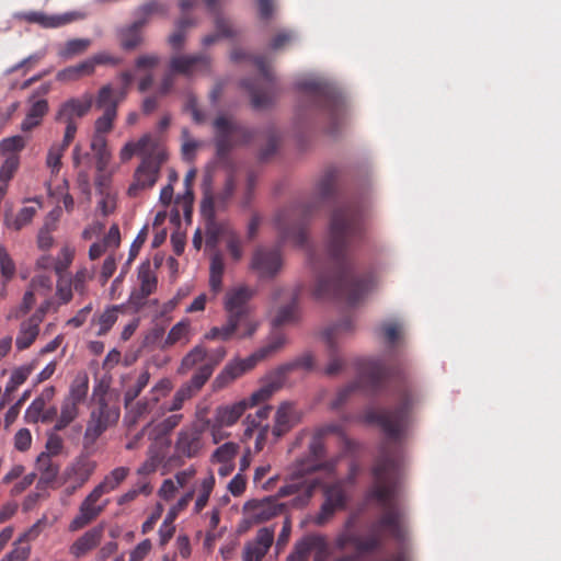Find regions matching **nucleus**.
Listing matches in <instances>:
<instances>
[{
    "mask_svg": "<svg viewBox=\"0 0 561 561\" xmlns=\"http://www.w3.org/2000/svg\"><path fill=\"white\" fill-rule=\"evenodd\" d=\"M103 494L94 488L81 502L79 512L69 524L70 531H78L95 520L108 504V500L101 501Z\"/></svg>",
    "mask_w": 561,
    "mask_h": 561,
    "instance_id": "6ab92c4d",
    "label": "nucleus"
},
{
    "mask_svg": "<svg viewBox=\"0 0 561 561\" xmlns=\"http://www.w3.org/2000/svg\"><path fill=\"white\" fill-rule=\"evenodd\" d=\"M236 35L229 21L221 16L216 18V33L207 35L203 38V45L209 46L218 41L219 37L231 38Z\"/></svg>",
    "mask_w": 561,
    "mask_h": 561,
    "instance_id": "13d9d810",
    "label": "nucleus"
},
{
    "mask_svg": "<svg viewBox=\"0 0 561 561\" xmlns=\"http://www.w3.org/2000/svg\"><path fill=\"white\" fill-rule=\"evenodd\" d=\"M20 164L18 154L8 156L0 168V182L8 183L16 172Z\"/></svg>",
    "mask_w": 561,
    "mask_h": 561,
    "instance_id": "774afa93",
    "label": "nucleus"
},
{
    "mask_svg": "<svg viewBox=\"0 0 561 561\" xmlns=\"http://www.w3.org/2000/svg\"><path fill=\"white\" fill-rule=\"evenodd\" d=\"M337 182V170L334 168L328 169L323 176L320 179L317 191L319 198L322 202L332 199L335 196V185Z\"/></svg>",
    "mask_w": 561,
    "mask_h": 561,
    "instance_id": "09e8293b",
    "label": "nucleus"
},
{
    "mask_svg": "<svg viewBox=\"0 0 561 561\" xmlns=\"http://www.w3.org/2000/svg\"><path fill=\"white\" fill-rule=\"evenodd\" d=\"M254 296V290L247 286H239L227 291L225 297V310L227 318L244 325L240 337H250L257 329V323L250 318L249 301Z\"/></svg>",
    "mask_w": 561,
    "mask_h": 561,
    "instance_id": "9d476101",
    "label": "nucleus"
},
{
    "mask_svg": "<svg viewBox=\"0 0 561 561\" xmlns=\"http://www.w3.org/2000/svg\"><path fill=\"white\" fill-rule=\"evenodd\" d=\"M400 466L399 453L392 451L387 445L382 446L371 469L374 483L369 490V497L379 504L382 514L370 524L368 535L365 537L353 530L342 529L334 540L335 549L343 551L353 546V553L363 557L379 550L386 537L396 541L405 539V514L396 503L400 495Z\"/></svg>",
    "mask_w": 561,
    "mask_h": 561,
    "instance_id": "f03ea898",
    "label": "nucleus"
},
{
    "mask_svg": "<svg viewBox=\"0 0 561 561\" xmlns=\"http://www.w3.org/2000/svg\"><path fill=\"white\" fill-rule=\"evenodd\" d=\"M345 480H336L332 483H322L319 478L312 479H293L290 482L280 486L277 496L285 497L295 495L291 505L295 507L306 506L313 496L318 488H322L324 501L320 511L314 517V524L325 525L336 512L344 511L350 501V494L346 490Z\"/></svg>",
    "mask_w": 561,
    "mask_h": 561,
    "instance_id": "20e7f679",
    "label": "nucleus"
},
{
    "mask_svg": "<svg viewBox=\"0 0 561 561\" xmlns=\"http://www.w3.org/2000/svg\"><path fill=\"white\" fill-rule=\"evenodd\" d=\"M141 28L134 23L118 30V38L123 49L133 50L142 43Z\"/></svg>",
    "mask_w": 561,
    "mask_h": 561,
    "instance_id": "49530a36",
    "label": "nucleus"
},
{
    "mask_svg": "<svg viewBox=\"0 0 561 561\" xmlns=\"http://www.w3.org/2000/svg\"><path fill=\"white\" fill-rule=\"evenodd\" d=\"M90 147L95 159L96 170L99 172H105L112 159V153L107 146V139L100 138L99 136H92Z\"/></svg>",
    "mask_w": 561,
    "mask_h": 561,
    "instance_id": "37998d69",
    "label": "nucleus"
},
{
    "mask_svg": "<svg viewBox=\"0 0 561 561\" xmlns=\"http://www.w3.org/2000/svg\"><path fill=\"white\" fill-rule=\"evenodd\" d=\"M119 419V410L110 407L101 399L96 409L92 410L83 436V445L89 448L95 444L100 436Z\"/></svg>",
    "mask_w": 561,
    "mask_h": 561,
    "instance_id": "2eb2a0df",
    "label": "nucleus"
},
{
    "mask_svg": "<svg viewBox=\"0 0 561 561\" xmlns=\"http://www.w3.org/2000/svg\"><path fill=\"white\" fill-rule=\"evenodd\" d=\"M213 127L216 158L222 164H229L233 148L250 144L256 135L254 129L239 124L227 115L217 116Z\"/></svg>",
    "mask_w": 561,
    "mask_h": 561,
    "instance_id": "39448f33",
    "label": "nucleus"
},
{
    "mask_svg": "<svg viewBox=\"0 0 561 561\" xmlns=\"http://www.w3.org/2000/svg\"><path fill=\"white\" fill-rule=\"evenodd\" d=\"M193 335L192 325L190 319L185 318L174 324L164 341L162 342V348L167 350L172 347L175 344H180L182 346L188 344L191 342Z\"/></svg>",
    "mask_w": 561,
    "mask_h": 561,
    "instance_id": "c9c22d12",
    "label": "nucleus"
},
{
    "mask_svg": "<svg viewBox=\"0 0 561 561\" xmlns=\"http://www.w3.org/2000/svg\"><path fill=\"white\" fill-rule=\"evenodd\" d=\"M365 207L356 201L339 205L331 215L328 255L323 262L310 254L316 274L312 296L358 304L376 285L373 273L358 274L348 252L365 233Z\"/></svg>",
    "mask_w": 561,
    "mask_h": 561,
    "instance_id": "f257e3e1",
    "label": "nucleus"
},
{
    "mask_svg": "<svg viewBox=\"0 0 561 561\" xmlns=\"http://www.w3.org/2000/svg\"><path fill=\"white\" fill-rule=\"evenodd\" d=\"M353 329V319L347 317L325 331L324 336L330 350V360L324 370L328 376H335L345 367L344 359L337 353L335 340L343 333L352 332Z\"/></svg>",
    "mask_w": 561,
    "mask_h": 561,
    "instance_id": "b1692460",
    "label": "nucleus"
},
{
    "mask_svg": "<svg viewBox=\"0 0 561 561\" xmlns=\"http://www.w3.org/2000/svg\"><path fill=\"white\" fill-rule=\"evenodd\" d=\"M285 342L286 340L284 334L276 333L272 336L265 346L261 347L249 357L229 362L220 371V374L215 378V387L218 389L225 388L230 382L242 376L244 373L254 368L260 360L279 351L284 346Z\"/></svg>",
    "mask_w": 561,
    "mask_h": 561,
    "instance_id": "1a4fd4ad",
    "label": "nucleus"
},
{
    "mask_svg": "<svg viewBox=\"0 0 561 561\" xmlns=\"http://www.w3.org/2000/svg\"><path fill=\"white\" fill-rule=\"evenodd\" d=\"M93 96L84 93L80 98H71L62 102L56 113L55 121L66 124V142L72 141L76 137L78 125L76 118L84 117L91 110Z\"/></svg>",
    "mask_w": 561,
    "mask_h": 561,
    "instance_id": "ddd939ff",
    "label": "nucleus"
},
{
    "mask_svg": "<svg viewBox=\"0 0 561 561\" xmlns=\"http://www.w3.org/2000/svg\"><path fill=\"white\" fill-rule=\"evenodd\" d=\"M205 446L204 430L194 422L180 430L178 433L174 451L180 458H195L198 457Z\"/></svg>",
    "mask_w": 561,
    "mask_h": 561,
    "instance_id": "a211bd4d",
    "label": "nucleus"
},
{
    "mask_svg": "<svg viewBox=\"0 0 561 561\" xmlns=\"http://www.w3.org/2000/svg\"><path fill=\"white\" fill-rule=\"evenodd\" d=\"M215 476L211 472H208L203 479L197 480L194 486L184 493L171 507L170 515H172V517H176L179 513L183 512L188 506L195 495L194 513L199 514L209 501L215 488Z\"/></svg>",
    "mask_w": 561,
    "mask_h": 561,
    "instance_id": "f3484780",
    "label": "nucleus"
},
{
    "mask_svg": "<svg viewBox=\"0 0 561 561\" xmlns=\"http://www.w3.org/2000/svg\"><path fill=\"white\" fill-rule=\"evenodd\" d=\"M355 366L357 379L339 390L332 401V408L339 409L357 389L377 394L393 381L396 383L393 391L397 398L396 407L382 409L368 407L363 412V419L368 424L378 425L390 440L400 442L410 424L413 408L421 400L419 391L399 371L386 367L379 359L357 358Z\"/></svg>",
    "mask_w": 561,
    "mask_h": 561,
    "instance_id": "7ed1b4c3",
    "label": "nucleus"
},
{
    "mask_svg": "<svg viewBox=\"0 0 561 561\" xmlns=\"http://www.w3.org/2000/svg\"><path fill=\"white\" fill-rule=\"evenodd\" d=\"M91 45L89 38H75L65 44V47L59 51V56L64 59H69L73 56L84 53Z\"/></svg>",
    "mask_w": 561,
    "mask_h": 561,
    "instance_id": "bf43d9fd",
    "label": "nucleus"
},
{
    "mask_svg": "<svg viewBox=\"0 0 561 561\" xmlns=\"http://www.w3.org/2000/svg\"><path fill=\"white\" fill-rule=\"evenodd\" d=\"M72 141L66 142V135L59 144H53L47 152L46 165L51 174H57L61 168V158Z\"/></svg>",
    "mask_w": 561,
    "mask_h": 561,
    "instance_id": "8fccbe9b",
    "label": "nucleus"
},
{
    "mask_svg": "<svg viewBox=\"0 0 561 561\" xmlns=\"http://www.w3.org/2000/svg\"><path fill=\"white\" fill-rule=\"evenodd\" d=\"M117 311H118V307L113 306V307L107 308L98 318L92 319V324L99 327V329L96 331V335H99V336L105 335L111 330V328L117 321Z\"/></svg>",
    "mask_w": 561,
    "mask_h": 561,
    "instance_id": "6e6d98bb",
    "label": "nucleus"
},
{
    "mask_svg": "<svg viewBox=\"0 0 561 561\" xmlns=\"http://www.w3.org/2000/svg\"><path fill=\"white\" fill-rule=\"evenodd\" d=\"M244 331V325L236 322L232 319L227 318V322L222 327H214L206 334V340H220L229 341L233 334H237L239 339L240 333Z\"/></svg>",
    "mask_w": 561,
    "mask_h": 561,
    "instance_id": "c03bdc74",
    "label": "nucleus"
},
{
    "mask_svg": "<svg viewBox=\"0 0 561 561\" xmlns=\"http://www.w3.org/2000/svg\"><path fill=\"white\" fill-rule=\"evenodd\" d=\"M39 325L38 316H31L21 322L15 339V346L19 351L28 348L35 342L39 334Z\"/></svg>",
    "mask_w": 561,
    "mask_h": 561,
    "instance_id": "72a5a7b5",
    "label": "nucleus"
},
{
    "mask_svg": "<svg viewBox=\"0 0 561 561\" xmlns=\"http://www.w3.org/2000/svg\"><path fill=\"white\" fill-rule=\"evenodd\" d=\"M103 536V527L96 526L85 531L69 548V552L77 559L84 557L99 546Z\"/></svg>",
    "mask_w": 561,
    "mask_h": 561,
    "instance_id": "2f4dec72",
    "label": "nucleus"
},
{
    "mask_svg": "<svg viewBox=\"0 0 561 561\" xmlns=\"http://www.w3.org/2000/svg\"><path fill=\"white\" fill-rule=\"evenodd\" d=\"M34 369V364L23 365L15 368L4 388V392L0 400V409H2L8 402L11 401L12 394L16 389L23 385Z\"/></svg>",
    "mask_w": 561,
    "mask_h": 561,
    "instance_id": "e433bc0d",
    "label": "nucleus"
},
{
    "mask_svg": "<svg viewBox=\"0 0 561 561\" xmlns=\"http://www.w3.org/2000/svg\"><path fill=\"white\" fill-rule=\"evenodd\" d=\"M211 376L210 366H199L194 373L190 381L183 383L174 393L172 401L169 404L164 403L165 412H175L183 408L185 401L193 398L198 392Z\"/></svg>",
    "mask_w": 561,
    "mask_h": 561,
    "instance_id": "412c9836",
    "label": "nucleus"
},
{
    "mask_svg": "<svg viewBox=\"0 0 561 561\" xmlns=\"http://www.w3.org/2000/svg\"><path fill=\"white\" fill-rule=\"evenodd\" d=\"M251 59L260 71V79L254 81L245 79L242 85L249 91L251 95V104L254 108H264L272 104L276 93V82L270 66L267 65L264 56H250L242 49H234L231 53V59L240 61L243 59Z\"/></svg>",
    "mask_w": 561,
    "mask_h": 561,
    "instance_id": "0eeeda50",
    "label": "nucleus"
},
{
    "mask_svg": "<svg viewBox=\"0 0 561 561\" xmlns=\"http://www.w3.org/2000/svg\"><path fill=\"white\" fill-rule=\"evenodd\" d=\"M313 367H314V358L311 353H305V354L298 356L297 358H295L294 360L279 366V368L283 370L285 376H287L290 371H293L295 369H302L306 371H310L313 369Z\"/></svg>",
    "mask_w": 561,
    "mask_h": 561,
    "instance_id": "052dcab7",
    "label": "nucleus"
},
{
    "mask_svg": "<svg viewBox=\"0 0 561 561\" xmlns=\"http://www.w3.org/2000/svg\"><path fill=\"white\" fill-rule=\"evenodd\" d=\"M36 466L44 482L51 483L57 479L59 473V466L53 461L51 457H49V454L42 453L37 457Z\"/></svg>",
    "mask_w": 561,
    "mask_h": 561,
    "instance_id": "864d4df0",
    "label": "nucleus"
},
{
    "mask_svg": "<svg viewBox=\"0 0 561 561\" xmlns=\"http://www.w3.org/2000/svg\"><path fill=\"white\" fill-rule=\"evenodd\" d=\"M182 157L191 162L195 159L196 151L202 146V142L191 138L187 129L182 130Z\"/></svg>",
    "mask_w": 561,
    "mask_h": 561,
    "instance_id": "69168bd1",
    "label": "nucleus"
},
{
    "mask_svg": "<svg viewBox=\"0 0 561 561\" xmlns=\"http://www.w3.org/2000/svg\"><path fill=\"white\" fill-rule=\"evenodd\" d=\"M309 458L301 459L297 462L296 467V479H302L304 476L310 474L316 471H325L329 474L334 473L336 467V459L322 460L325 456L324 438L313 433L311 440L308 446Z\"/></svg>",
    "mask_w": 561,
    "mask_h": 561,
    "instance_id": "4468645a",
    "label": "nucleus"
},
{
    "mask_svg": "<svg viewBox=\"0 0 561 561\" xmlns=\"http://www.w3.org/2000/svg\"><path fill=\"white\" fill-rule=\"evenodd\" d=\"M96 107L103 110V114L100 117H98L94 122L93 136L106 138V135L110 134L114 128V123L117 118L118 111L116 110L115 104Z\"/></svg>",
    "mask_w": 561,
    "mask_h": 561,
    "instance_id": "a19ab883",
    "label": "nucleus"
},
{
    "mask_svg": "<svg viewBox=\"0 0 561 561\" xmlns=\"http://www.w3.org/2000/svg\"><path fill=\"white\" fill-rule=\"evenodd\" d=\"M150 380V373L145 369L139 373L134 379L128 378V382L124 388V405L125 409H129L134 404L135 399L141 393V391L148 386Z\"/></svg>",
    "mask_w": 561,
    "mask_h": 561,
    "instance_id": "ea45409f",
    "label": "nucleus"
},
{
    "mask_svg": "<svg viewBox=\"0 0 561 561\" xmlns=\"http://www.w3.org/2000/svg\"><path fill=\"white\" fill-rule=\"evenodd\" d=\"M285 511V505L276 499H265L254 504L252 510V519L255 523H263L280 515Z\"/></svg>",
    "mask_w": 561,
    "mask_h": 561,
    "instance_id": "58836bf2",
    "label": "nucleus"
},
{
    "mask_svg": "<svg viewBox=\"0 0 561 561\" xmlns=\"http://www.w3.org/2000/svg\"><path fill=\"white\" fill-rule=\"evenodd\" d=\"M274 541V530L261 528L253 541L247 542L243 549V561H262Z\"/></svg>",
    "mask_w": 561,
    "mask_h": 561,
    "instance_id": "cd10ccee",
    "label": "nucleus"
},
{
    "mask_svg": "<svg viewBox=\"0 0 561 561\" xmlns=\"http://www.w3.org/2000/svg\"><path fill=\"white\" fill-rule=\"evenodd\" d=\"M129 469L126 467H117L113 469L104 479L95 486L103 495L111 493L127 478Z\"/></svg>",
    "mask_w": 561,
    "mask_h": 561,
    "instance_id": "de8ad7c7",
    "label": "nucleus"
},
{
    "mask_svg": "<svg viewBox=\"0 0 561 561\" xmlns=\"http://www.w3.org/2000/svg\"><path fill=\"white\" fill-rule=\"evenodd\" d=\"M300 421V413L289 401L282 402L276 410L274 426L271 431L274 442L288 433Z\"/></svg>",
    "mask_w": 561,
    "mask_h": 561,
    "instance_id": "bb28decb",
    "label": "nucleus"
},
{
    "mask_svg": "<svg viewBox=\"0 0 561 561\" xmlns=\"http://www.w3.org/2000/svg\"><path fill=\"white\" fill-rule=\"evenodd\" d=\"M207 351L205 346L198 344L194 346L181 360V364L178 368V373L180 375H186L190 370H192L197 364L202 363L206 359Z\"/></svg>",
    "mask_w": 561,
    "mask_h": 561,
    "instance_id": "603ef678",
    "label": "nucleus"
},
{
    "mask_svg": "<svg viewBox=\"0 0 561 561\" xmlns=\"http://www.w3.org/2000/svg\"><path fill=\"white\" fill-rule=\"evenodd\" d=\"M302 88L308 92L312 104L328 117L329 133H337L347 117V105L343 95L329 84L316 81L305 82Z\"/></svg>",
    "mask_w": 561,
    "mask_h": 561,
    "instance_id": "423d86ee",
    "label": "nucleus"
},
{
    "mask_svg": "<svg viewBox=\"0 0 561 561\" xmlns=\"http://www.w3.org/2000/svg\"><path fill=\"white\" fill-rule=\"evenodd\" d=\"M286 376L278 367L272 373L262 387L252 393L248 401L251 407L268 400L276 391H278L285 383Z\"/></svg>",
    "mask_w": 561,
    "mask_h": 561,
    "instance_id": "7c9ffc66",
    "label": "nucleus"
},
{
    "mask_svg": "<svg viewBox=\"0 0 561 561\" xmlns=\"http://www.w3.org/2000/svg\"><path fill=\"white\" fill-rule=\"evenodd\" d=\"M75 257V249L69 245H64L57 259L54 262V270L58 276H65V272L71 265Z\"/></svg>",
    "mask_w": 561,
    "mask_h": 561,
    "instance_id": "e2e57ef3",
    "label": "nucleus"
},
{
    "mask_svg": "<svg viewBox=\"0 0 561 561\" xmlns=\"http://www.w3.org/2000/svg\"><path fill=\"white\" fill-rule=\"evenodd\" d=\"M168 12L169 5L167 3L159 0H150L135 10L134 14L136 19L133 23L142 30L153 15L167 16Z\"/></svg>",
    "mask_w": 561,
    "mask_h": 561,
    "instance_id": "473e14b6",
    "label": "nucleus"
},
{
    "mask_svg": "<svg viewBox=\"0 0 561 561\" xmlns=\"http://www.w3.org/2000/svg\"><path fill=\"white\" fill-rule=\"evenodd\" d=\"M94 73L89 58L73 66L66 67L57 72L56 79L60 82H73Z\"/></svg>",
    "mask_w": 561,
    "mask_h": 561,
    "instance_id": "79ce46f5",
    "label": "nucleus"
},
{
    "mask_svg": "<svg viewBox=\"0 0 561 561\" xmlns=\"http://www.w3.org/2000/svg\"><path fill=\"white\" fill-rule=\"evenodd\" d=\"M89 391V377L85 373L78 374L72 380L68 394L61 401L60 413L54 431L60 432L79 416V408L84 403Z\"/></svg>",
    "mask_w": 561,
    "mask_h": 561,
    "instance_id": "9b49d317",
    "label": "nucleus"
},
{
    "mask_svg": "<svg viewBox=\"0 0 561 561\" xmlns=\"http://www.w3.org/2000/svg\"><path fill=\"white\" fill-rule=\"evenodd\" d=\"M151 140V136L147 134L139 138V140L136 142L129 141L125 144V146L119 151V158L122 162L130 160L136 153H142L150 145Z\"/></svg>",
    "mask_w": 561,
    "mask_h": 561,
    "instance_id": "4d7b16f0",
    "label": "nucleus"
},
{
    "mask_svg": "<svg viewBox=\"0 0 561 561\" xmlns=\"http://www.w3.org/2000/svg\"><path fill=\"white\" fill-rule=\"evenodd\" d=\"M311 552H314V561H323L329 554V545L325 536L310 534L295 543L293 552L287 561H308Z\"/></svg>",
    "mask_w": 561,
    "mask_h": 561,
    "instance_id": "4be33fe9",
    "label": "nucleus"
},
{
    "mask_svg": "<svg viewBox=\"0 0 561 561\" xmlns=\"http://www.w3.org/2000/svg\"><path fill=\"white\" fill-rule=\"evenodd\" d=\"M24 147L25 139L20 135L8 137L0 141V152L2 154H18Z\"/></svg>",
    "mask_w": 561,
    "mask_h": 561,
    "instance_id": "0e129e2a",
    "label": "nucleus"
},
{
    "mask_svg": "<svg viewBox=\"0 0 561 561\" xmlns=\"http://www.w3.org/2000/svg\"><path fill=\"white\" fill-rule=\"evenodd\" d=\"M291 297V302L287 306L282 307L276 317L273 320V324L275 327H280L284 324L295 323L298 321L299 318V310L297 306V300L299 296V291L295 290L291 293H288Z\"/></svg>",
    "mask_w": 561,
    "mask_h": 561,
    "instance_id": "a18cd8bd",
    "label": "nucleus"
},
{
    "mask_svg": "<svg viewBox=\"0 0 561 561\" xmlns=\"http://www.w3.org/2000/svg\"><path fill=\"white\" fill-rule=\"evenodd\" d=\"M103 494L94 488L81 502L79 512L69 524L70 531H78L95 520L108 504V500L101 501Z\"/></svg>",
    "mask_w": 561,
    "mask_h": 561,
    "instance_id": "aec40b11",
    "label": "nucleus"
},
{
    "mask_svg": "<svg viewBox=\"0 0 561 561\" xmlns=\"http://www.w3.org/2000/svg\"><path fill=\"white\" fill-rule=\"evenodd\" d=\"M309 208H287L280 210L275 224L279 232L280 241H293L298 247L307 243L306 216Z\"/></svg>",
    "mask_w": 561,
    "mask_h": 561,
    "instance_id": "f8f14e48",
    "label": "nucleus"
},
{
    "mask_svg": "<svg viewBox=\"0 0 561 561\" xmlns=\"http://www.w3.org/2000/svg\"><path fill=\"white\" fill-rule=\"evenodd\" d=\"M239 446L236 443H225L213 454L214 460L221 463L230 462L237 455Z\"/></svg>",
    "mask_w": 561,
    "mask_h": 561,
    "instance_id": "338daca9",
    "label": "nucleus"
},
{
    "mask_svg": "<svg viewBox=\"0 0 561 561\" xmlns=\"http://www.w3.org/2000/svg\"><path fill=\"white\" fill-rule=\"evenodd\" d=\"M35 304V290L30 287L23 295L22 301L20 306L12 308L8 316V320L19 319L20 317L26 314Z\"/></svg>",
    "mask_w": 561,
    "mask_h": 561,
    "instance_id": "680f3d73",
    "label": "nucleus"
},
{
    "mask_svg": "<svg viewBox=\"0 0 561 561\" xmlns=\"http://www.w3.org/2000/svg\"><path fill=\"white\" fill-rule=\"evenodd\" d=\"M167 160L164 152L146 156L134 173V181L128 187L130 197L138 196L140 191L151 188L159 179L161 165Z\"/></svg>",
    "mask_w": 561,
    "mask_h": 561,
    "instance_id": "dca6fc26",
    "label": "nucleus"
},
{
    "mask_svg": "<svg viewBox=\"0 0 561 561\" xmlns=\"http://www.w3.org/2000/svg\"><path fill=\"white\" fill-rule=\"evenodd\" d=\"M95 468L96 462L94 460L87 456L78 457L65 469L62 480L65 482H77V486H82L93 474Z\"/></svg>",
    "mask_w": 561,
    "mask_h": 561,
    "instance_id": "c756f323",
    "label": "nucleus"
},
{
    "mask_svg": "<svg viewBox=\"0 0 561 561\" xmlns=\"http://www.w3.org/2000/svg\"><path fill=\"white\" fill-rule=\"evenodd\" d=\"M37 213V207L26 206L19 210L14 218H11L8 214L4 215V225L15 231L21 230L23 227L32 222L33 218Z\"/></svg>",
    "mask_w": 561,
    "mask_h": 561,
    "instance_id": "3c124183",
    "label": "nucleus"
},
{
    "mask_svg": "<svg viewBox=\"0 0 561 561\" xmlns=\"http://www.w3.org/2000/svg\"><path fill=\"white\" fill-rule=\"evenodd\" d=\"M16 16L28 23L38 24L45 28H56L73 22L77 20L78 14L75 12H68L64 14L48 15L39 11H30L19 13Z\"/></svg>",
    "mask_w": 561,
    "mask_h": 561,
    "instance_id": "c85d7f7f",
    "label": "nucleus"
},
{
    "mask_svg": "<svg viewBox=\"0 0 561 561\" xmlns=\"http://www.w3.org/2000/svg\"><path fill=\"white\" fill-rule=\"evenodd\" d=\"M283 266L282 253L278 248L259 247L255 249L251 260V268L261 278L275 277Z\"/></svg>",
    "mask_w": 561,
    "mask_h": 561,
    "instance_id": "5701e85b",
    "label": "nucleus"
},
{
    "mask_svg": "<svg viewBox=\"0 0 561 561\" xmlns=\"http://www.w3.org/2000/svg\"><path fill=\"white\" fill-rule=\"evenodd\" d=\"M210 58L206 54L173 56L169 62V69L174 75L191 77L197 71H208Z\"/></svg>",
    "mask_w": 561,
    "mask_h": 561,
    "instance_id": "a878e982",
    "label": "nucleus"
},
{
    "mask_svg": "<svg viewBox=\"0 0 561 561\" xmlns=\"http://www.w3.org/2000/svg\"><path fill=\"white\" fill-rule=\"evenodd\" d=\"M172 390V382L169 378L160 379L149 391V393L126 409L125 423L131 427L140 421H147L150 425L165 413L162 398H165Z\"/></svg>",
    "mask_w": 561,
    "mask_h": 561,
    "instance_id": "6e6552de",
    "label": "nucleus"
},
{
    "mask_svg": "<svg viewBox=\"0 0 561 561\" xmlns=\"http://www.w3.org/2000/svg\"><path fill=\"white\" fill-rule=\"evenodd\" d=\"M138 279L140 282V289L145 294H152L157 289V276L151 270L149 261L144 262L138 270Z\"/></svg>",
    "mask_w": 561,
    "mask_h": 561,
    "instance_id": "5fc2aeb1",
    "label": "nucleus"
},
{
    "mask_svg": "<svg viewBox=\"0 0 561 561\" xmlns=\"http://www.w3.org/2000/svg\"><path fill=\"white\" fill-rule=\"evenodd\" d=\"M121 87L115 92L112 84L107 83L100 88L96 99V106H104L115 104L118 111V105L123 102L129 93L130 85L134 81V76L129 70H125L118 75Z\"/></svg>",
    "mask_w": 561,
    "mask_h": 561,
    "instance_id": "393cba45",
    "label": "nucleus"
},
{
    "mask_svg": "<svg viewBox=\"0 0 561 561\" xmlns=\"http://www.w3.org/2000/svg\"><path fill=\"white\" fill-rule=\"evenodd\" d=\"M28 102L31 103V106L21 124V129L23 131H31L35 127L39 126L49 110L48 101L46 99L31 100L30 98Z\"/></svg>",
    "mask_w": 561,
    "mask_h": 561,
    "instance_id": "4c0bfd02",
    "label": "nucleus"
},
{
    "mask_svg": "<svg viewBox=\"0 0 561 561\" xmlns=\"http://www.w3.org/2000/svg\"><path fill=\"white\" fill-rule=\"evenodd\" d=\"M249 407L251 405L245 400L231 405H220L215 411L214 420L217 426H231L237 423Z\"/></svg>",
    "mask_w": 561,
    "mask_h": 561,
    "instance_id": "f704fd0d",
    "label": "nucleus"
}]
</instances>
